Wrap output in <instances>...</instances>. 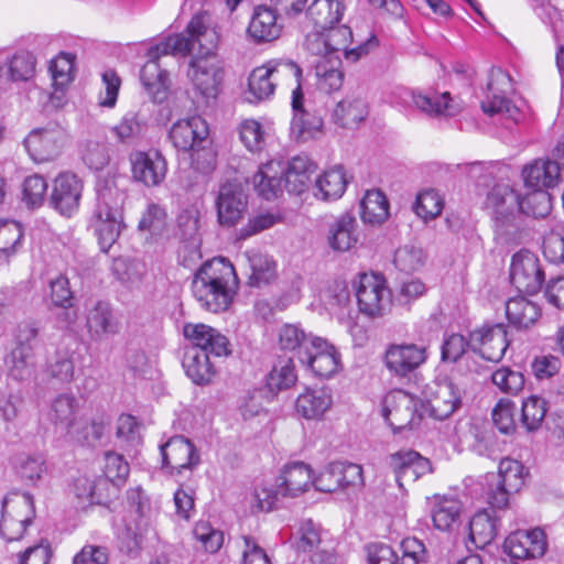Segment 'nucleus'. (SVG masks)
<instances>
[{"label":"nucleus","instance_id":"f257e3e1","mask_svg":"<svg viewBox=\"0 0 564 564\" xmlns=\"http://www.w3.org/2000/svg\"><path fill=\"white\" fill-rule=\"evenodd\" d=\"M219 36L214 29L205 25L202 17H194L186 29L154 45L151 56L159 54L191 56L187 76L205 99H214L219 93L224 70L214 61Z\"/></svg>","mask_w":564,"mask_h":564},{"label":"nucleus","instance_id":"f03ea898","mask_svg":"<svg viewBox=\"0 0 564 564\" xmlns=\"http://www.w3.org/2000/svg\"><path fill=\"white\" fill-rule=\"evenodd\" d=\"M485 207L488 210L498 243L518 246L531 238L529 223L521 213V194L508 184H496L488 192Z\"/></svg>","mask_w":564,"mask_h":564},{"label":"nucleus","instance_id":"7ed1b4c3","mask_svg":"<svg viewBox=\"0 0 564 564\" xmlns=\"http://www.w3.org/2000/svg\"><path fill=\"white\" fill-rule=\"evenodd\" d=\"M238 276L225 258L206 261L194 274L192 293L199 306L212 313L226 311L237 292Z\"/></svg>","mask_w":564,"mask_h":564},{"label":"nucleus","instance_id":"20e7f679","mask_svg":"<svg viewBox=\"0 0 564 564\" xmlns=\"http://www.w3.org/2000/svg\"><path fill=\"white\" fill-rule=\"evenodd\" d=\"M184 335L192 341L183 357V368L196 384H206L215 376V367L209 355L226 357L230 355L228 338L217 329L205 324H186Z\"/></svg>","mask_w":564,"mask_h":564},{"label":"nucleus","instance_id":"39448f33","mask_svg":"<svg viewBox=\"0 0 564 564\" xmlns=\"http://www.w3.org/2000/svg\"><path fill=\"white\" fill-rule=\"evenodd\" d=\"M314 485L313 470L303 462H293L283 467L275 487H261L254 490L257 508L271 511L278 507L280 497L295 498Z\"/></svg>","mask_w":564,"mask_h":564},{"label":"nucleus","instance_id":"423d86ee","mask_svg":"<svg viewBox=\"0 0 564 564\" xmlns=\"http://www.w3.org/2000/svg\"><path fill=\"white\" fill-rule=\"evenodd\" d=\"M124 194L116 187H105L98 193L96 234L101 250L107 251L118 239L122 224Z\"/></svg>","mask_w":564,"mask_h":564},{"label":"nucleus","instance_id":"0eeeda50","mask_svg":"<svg viewBox=\"0 0 564 564\" xmlns=\"http://www.w3.org/2000/svg\"><path fill=\"white\" fill-rule=\"evenodd\" d=\"M529 475L519 460L503 458L499 464L498 475H492L486 491L487 502L491 508L502 509L508 506L509 497L518 492Z\"/></svg>","mask_w":564,"mask_h":564},{"label":"nucleus","instance_id":"6e6552de","mask_svg":"<svg viewBox=\"0 0 564 564\" xmlns=\"http://www.w3.org/2000/svg\"><path fill=\"white\" fill-rule=\"evenodd\" d=\"M35 517L33 498L29 494H13L4 498L0 532L7 541L20 540Z\"/></svg>","mask_w":564,"mask_h":564},{"label":"nucleus","instance_id":"1a4fd4ad","mask_svg":"<svg viewBox=\"0 0 564 564\" xmlns=\"http://www.w3.org/2000/svg\"><path fill=\"white\" fill-rule=\"evenodd\" d=\"M419 400L403 390H392L382 400L381 415L393 433L420 424Z\"/></svg>","mask_w":564,"mask_h":564},{"label":"nucleus","instance_id":"9d476101","mask_svg":"<svg viewBox=\"0 0 564 564\" xmlns=\"http://www.w3.org/2000/svg\"><path fill=\"white\" fill-rule=\"evenodd\" d=\"M360 313L369 317L384 315L391 305V294L384 280L377 274H360L356 286Z\"/></svg>","mask_w":564,"mask_h":564},{"label":"nucleus","instance_id":"9b49d317","mask_svg":"<svg viewBox=\"0 0 564 564\" xmlns=\"http://www.w3.org/2000/svg\"><path fill=\"white\" fill-rule=\"evenodd\" d=\"M291 137L297 142L317 139L323 134L324 120L319 112L305 105L304 94L300 86L292 90Z\"/></svg>","mask_w":564,"mask_h":564},{"label":"nucleus","instance_id":"f8f14e48","mask_svg":"<svg viewBox=\"0 0 564 564\" xmlns=\"http://www.w3.org/2000/svg\"><path fill=\"white\" fill-rule=\"evenodd\" d=\"M510 280L522 293H538L545 280L541 262L535 253L522 249L513 254L510 267Z\"/></svg>","mask_w":564,"mask_h":564},{"label":"nucleus","instance_id":"ddd939ff","mask_svg":"<svg viewBox=\"0 0 564 564\" xmlns=\"http://www.w3.org/2000/svg\"><path fill=\"white\" fill-rule=\"evenodd\" d=\"M511 90L510 75L501 68H492L487 84V96L481 101L482 111L489 116L501 113L517 120L519 109L507 97Z\"/></svg>","mask_w":564,"mask_h":564},{"label":"nucleus","instance_id":"4468645a","mask_svg":"<svg viewBox=\"0 0 564 564\" xmlns=\"http://www.w3.org/2000/svg\"><path fill=\"white\" fill-rule=\"evenodd\" d=\"M452 97L449 93L436 95L433 93H423L421 90L399 89L394 94V104L404 107L405 109H415L426 116H454L456 107L451 104Z\"/></svg>","mask_w":564,"mask_h":564},{"label":"nucleus","instance_id":"2eb2a0df","mask_svg":"<svg viewBox=\"0 0 564 564\" xmlns=\"http://www.w3.org/2000/svg\"><path fill=\"white\" fill-rule=\"evenodd\" d=\"M424 395L430 414L436 420L449 417L462 405L459 389L446 377L426 384Z\"/></svg>","mask_w":564,"mask_h":564},{"label":"nucleus","instance_id":"dca6fc26","mask_svg":"<svg viewBox=\"0 0 564 564\" xmlns=\"http://www.w3.org/2000/svg\"><path fill=\"white\" fill-rule=\"evenodd\" d=\"M39 328L34 323L21 324L15 336V347L6 358L11 376L24 378L33 366L34 348L37 344Z\"/></svg>","mask_w":564,"mask_h":564},{"label":"nucleus","instance_id":"f3484780","mask_svg":"<svg viewBox=\"0 0 564 564\" xmlns=\"http://www.w3.org/2000/svg\"><path fill=\"white\" fill-rule=\"evenodd\" d=\"M65 131L57 124L32 130L24 140L28 153L35 162H47L57 158L66 143Z\"/></svg>","mask_w":564,"mask_h":564},{"label":"nucleus","instance_id":"a211bd4d","mask_svg":"<svg viewBox=\"0 0 564 564\" xmlns=\"http://www.w3.org/2000/svg\"><path fill=\"white\" fill-rule=\"evenodd\" d=\"M215 205L218 223L221 226L232 227L247 212L248 196L240 183L226 182L219 187Z\"/></svg>","mask_w":564,"mask_h":564},{"label":"nucleus","instance_id":"6ab92c4d","mask_svg":"<svg viewBox=\"0 0 564 564\" xmlns=\"http://www.w3.org/2000/svg\"><path fill=\"white\" fill-rule=\"evenodd\" d=\"M129 161L132 178L144 186H159L166 177L167 162L158 150L134 151Z\"/></svg>","mask_w":564,"mask_h":564},{"label":"nucleus","instance_id":"aec40b11","mask_svg":"<svg viewBox=\"0 0 564 564\" xmlns=\"http://www.w3.org/2000/svg\"><path fill=\"white\" fill-rule=\"evenodd\" d=\"M471 349L484 359L498 362L509 346L507 326L502 323L484 325L470 333Z\"/></svg>","mask_w":564,"mask_h":564},{"label":"nucleus","instance_id":"412c9836","mask_svg":"<svg viewBox=\"0 0 564 564\" xmlns=\"http://www.w3.org/2000/svg\"><path fill=\"white\" fill-rule=\"evenodd\" d=\"M388 464L401 489L433 471L431 462L412 449L391 454Z\"/></svg>","mask_w":564,"mask_h":564},{"label":"nucleus","instance_id":"4be33fe9","mask_svg":"<svg viewBox=\"0 0 564 564\" xmlns=\"http://www.w3.org/2000/svg\"><path fill=\"white\" fill-rule=\"evenodd\" d=\"M83 182L74 173L64 172L53 181L50 196L51 206L61 215L70 217L79 208Z\"/></svg>","mask_w":564,"mask_h":564},{"label":"nucleus","instance_id":"5701e85b","mask_svg":"<svg viewBox=\"0 0 564 564\" xmlns=\"http://www.w3.org/2000/svg\"><path fill=\"white\" fill-rule=\"evenodd\" d=\"M209 134L208 124L199 116L181 119L170 129V139L180 151H193L197 155L204 150L203 143Z\"/></svg>","mask_w":564,"mask_h":564},{"label":"nucleus","instance_id":"b1692460","mask_svg":"<svg viewBox=\"0 0 564 564\" xmlns=\"http://www.w3.org/2000/svg\"><path fill=\"white\" fill-rule=\"evenodd\" d=\"M163 465L171 469L172 475L183 470H192L199 463V455L194 444L186 437L177 435L161 446Z\"/></svg>","mask_w":564,"mask_h":564},{"label":"nucleus","instance_id":"393cba45","mask_svg":"<svg viewBox=\"0 0 564 564\" xmlns=\"http://www.w3.org/2000/svg\"><path fill=\"white\" fill-rule=\"evenodd\" d=\"M79 405L77 399L70 393L57 395L50 404L47 419L53 424L56 433L66 440L69 436H77L76 425L82 417L78 416Z\"/></svg>","mask_w":564,"mask_h":564},{"label":"nucleus","instance_id":"a878e982","mask_svg":"<svg viewBox=\"0 0 564 564\" xmlns=\"http://www.w3.org/2000/svg\"><path fill=\"white\" fill-rule=\"evenodd\" d=\"M546 546L545 534L539 528L512 532L503 543L505 552L518 560L541 557L544 555Z\"/></svg>","mask_w":564,"mask_h":564},{"label":"nucleus","instance_id":"bb28decb","mask_svg":"<svg viewBox=\"0 0 564 564\" xmlns=\"http://www.w3.org/2000/svg\"><path fill=\"white\" fill-rule=\"evenodd\" d=\"M300 361L321 378L333 376L339 368V356L335 347L321 337L311 341V347L303 352Z\"/></svg>","mask_w":564,"mask_h":564},{"label":"nucleus","instance_id":"cd10ccee","mask_svg":"<svg viewBox=\"0 0 564 564\" xmlns=\"http://www.w3.org/2000/svg\"><path fill=\"white\" fill-rule=\"evenodd\" d=\"M426 358V348L415 344L390 345L384 356L387 368L400 377L413 372Z\"/></svg>","mask_w":564,"mask_h":564},{"label":"nucleus","instance_id":"c85d7f7f","mask_svg":"<svg viewBox=\"0 0 564 564\" xmlns=\"http://www.w3.org/2000/svg\"><path fill=\"white\" fill-rule=\"evenodd\" d=\"M327 40L330 53L343 52L346 59L357 62L361 56L367 55L369 51L377 46L378 42L372 35L367 41L360 43L356 47L349 48L352 41V32L348 25H332L322 29Z\"/></svg>","mask_w":564,"mask_h":564},{"label":"nucleus","instance_id":"c756f323","mask_svg":"<svg viewBox=\"0 0 564 564\" xmlns=\"http://www.w3.org/2000/svg\"><path fill=\"white\" fill-rule=\"evenodd\" d=\"M524 185L529 188H552L558 185L561 167L557 161L536 159L522 169Z\"/></svg>","mask_w":564,"mask_h":564},{"label":"nucleus","instance_id":"7c9ffc66","mask_svg":"<svg viewBox=\"0 0 564 564\" xmlns=\"http://www.w3.org/2000/svg\"><path fill=\"white\" fill-rule=\"evenodd\" d=\"M358 240V223L356 217L349 213L335 218L328 227L327 242L334 251H348L357 245Z\"/></svg>","mask_w":564,"mask_h":564},{"label":"nucleus","instance_id":"2f4dec72","mask_svg":"<svg viewBox=\"0 0 564 564\" xmlns=\"http://www.w3.org/2000/svg\"><path fill=\"white\" fill-rule=\"evenodd\" d=\"M281 31L282 25L278 22L275 11L263 6L254 9L247 29L249 37L254 43L273 42L280 36Z\"/></svg>","mask_w":564,"mask_h":564},{"label":"nucleus","instance_id":"473e14b6","mask_svg":"<svg viewBox=\"0 0 564 564\" xmlns=\"http://www.w3.org/2000/svg\"><path fill=\"white\" fill-rule=\"evenodd\" d=\"M86 327L90 337L95 340L117 333V323L108 302L99 300L87 305Z\"/></svg>","mask_w":564,"mask_h":564},{"label":"nucleus","instance_id":"72a5a7b5","mask_svg":"<svg viewBox=\"0 0 564 564\" xmlns=\"http://www.w3.org/2000/svg\"><path fill=\"white\" fill-rule=\"evenodd\" d=\"M499 530V518L494 510L478 511L469 521V538L477 549L489 545L497 538Z\"/></svg>","mask_w":564,"mask_h":564},{"label":"nucleus","instance_id":"f704fd0d","mask_svg":"<svg viewBox=\"0 0 564 564\" xmlns=\"http://www.w3.org/2000/svg\"><path fill=\"white\" fill-rule=\"evenodd\" d=\"M332 393L326 388L306 389L295 402L299 414L307 420L319 419L332 406Z\"/></svg>","mask_w":564,"mask_h":564},{"label":"nucleus","instance_id":"c9c22d12","mask_svg":"<svg viewBox=\"0 0 564 564\" xmlns=\"http://www.w3.org/2000/svg\"><path fill=\"white\" fill-rule=\"evenodd\" d=\"M151 46L148 51L149 61L143 65L140 72V79L145 90L154 100L161 101L165 97L169 83V73L161 68L158 59L165 54L151 56Z\"/></svg>","mask_w":564,"mask_h":564},{"label":"nucleus","instance_id":"e433bc0d","mask_svg":"<svg viewBox=\"0 0 564 564\" xmlns=\"http://www.w3.org/2000/svg\"><path fill=\"white\" fill-rule=\"evenodd\" d=\"M506 316L517 329H528L541 317V307L523 296H517L506 303Z\"/></svg>","mask_w":564,"mask_h":564},{"label":"nucleus","instance_id":"4c0bfd02","mask_svg":"<svg viewBox=\"0 0 564 564\" xmlns=\"http://www.w3.org/2000/svg\"><path fill=\"white\" fill-rule=\"evenodd\" d=\"M462 502L452 497L435 496L431 517L440 531H453L460 522Z\"/></svg>","mask_w":564,"mask_h":564},{"label":"nucleus","instance_id":"58836bf2","mask_svg":"<svg viewBox=\"0 0 564 564\" xmlns=\"http://www.w3.org/2000/svg\"><path fill=\"white\" fill-rule=\"evenodd\" d=\"M316 165L307 155H296L288 163L284 171V186L289 193L301 194L306 188Z\"/></svg>","mask_w":564,"mask_h":564},{"label":"nucleus","instance_id":"ea45409f","mask_svg":"<svg viewBox=\"0 0 564 564\" xmlns=\"http://www.w3.org/2000/svg\"><path fill=\"white\" fill-rule=\"evenodd\" d=\"M345 10V0H314L307 15L316 28L326 29L339 23Z\"/></svg>","mask_w":564,"mask_h":564},{"label":"nucleus","instance_id":"a19ab883","mask_svg":"<svg viewBox=\"0 0 564 564\" xmlns=\"http://www.w3.org/2000/svg\"><path fill=\"white\" fill-rule=\"evenodd\" d=\"M360 216L364 223L381 225L389 216V202L379 189H370L360 203Z\"/></svg>","mask_w":564,"mask_h":564},{"label":"nucleus","instance_id":"79ce46f5","mask_svg":"<svg viewBox=\"0 0 564 564\" xmlns=\"http://www.w3.org/2000/svg\"><path fill=\"white\" fill-rule=\"evenodd\" d=\"M368 115L367 105L359 97H346L340 100L333 113V118L337 124L343 128H355Z\"/></svg>","mask_w":564,"mask_h":564},{"label":"nucleus","instance_id":"37998d69","mask_svg":"<svg viewBox=\"0 0 564 564\" xmlns=\"http://www.w3.org/2000/svg\"><path fill=\"white\" fill-rule=\"evenodd\" d=\"M251 273L248 285L261 288L271 283L276 278V263L268 254L251 253L248 256Z\"/></svg>","mask_w":564,"mask_h":564},{"label":"nucleus","instance_id":"c03bdc74","mask_svg":"<svg viewBox=\"0 0 564 564\" xmlns=\"http://www.w3.org/2000/svg\"><path fill=\"white\" fill-rule=\"evenodd\" d=\"M147 119L140 111H128L120 122L113 127V132L120 142L133 144L147 131Z\"/></svg>","mask_w":564,"mask_h":564},{"label":"nucleus","instance_id":"a18cd8bd","mask_svg":"<svg viewBox=\"0 0 564 564\" xmlns=\"http://www.w3.org/2000/svg\"><path fill=\"white\" fill-rule=\"evenodd\" d=\"M316 337L306 334L297 324H284L279 330V346L285 351H296L300 358Z\"/></svg>","mask_w":564,"mask_h":564},{"label":"nucleus","instance_id":"49530a36","mask_svg":"<svg viewBox=\"0 0 564 564\" xmlns=\"http://www.w3.org/2000/svg\"><path fill=\"white\" fill-rule=\"evenodd\" d=\"M347 178L341 166H335L324 172L316 181L317 194L324 200L337 199L343 196Z\"/></svg>","mask_w":564,"mask_h":564},{"label":"nucleus","instance_id":"de8ad7c7","mask_svg":"<svg viewBox=\"0 0 564 564\" xmlns=\"http://www.w3.org/2000/svg\"><path fill=\"white\" fill-rule=\"evenodd\" d=\"M283 178L276 176L273 171V163L270 162L253 175L252 183L254 189L262 198L271 200L276 198L282 193Z\"/></svg>","mask_w":564,"mask_h":564},{"label":"nucleus","instance_id":"09e8293b","mask_svg":"<svg viewBox=\"0 0 564 564\" xmlns=\"http://www.w3.org/2000/svg\"><path fill=\"white\" fill-rule=\"evenodd\" d=\"M6 62L7 74L12 82H28L35 75L36 58L28 51H19Z\"/></svg>","mask_w":564,"mask_h":564},{"label":"nucleus","instance_id":"8fccbe9b","mask_svg":"<svg viewBox=\"0 0 564 564\" xmlns=\"http://www.w3.org/2000/svg\"><path fill=\"white\" fill-rule=\"evenodd\" d=\"M527 195H521V213L528 223V218H543L551 212V196L546 191L532 188Z\"/></svg>","mask_w":564,"mask_h":564},{"label":"nucleus","instance_id":"3c124183","mask_svg":"<svg viewBox=\"0 0 564 564\" xmlns=\"http://www.w3.org/2000/svg\"><path fill=\"white\" fill-rule=\"evenodd\" d=\"M443 208L444 198L434 188L421 191L413 204L415 214L425 221L438 217Z\"/></svg>","mask_w":564,"mask_h":564},{"label":"nucleus","instance_id":"603ef678","mask_svg":"<svg viewBox=\"0 0 564 564\" xmlns=\"http://www.w3.org/2000/svg\"><path fill=\"white\" fill-rule=\"evenodd\" d=\"M276 80L268 65L254 68L248 78L249 93L256 100H263L273 95Z\"/></svg>","mask_w":564,"mask_h":564},{"label":"nucleus","instance_id":"864d4df0","mask_svg":"<svg viewBox=\"0 0 564 564\" xmlns=\"http://www.w3.org/2000/svg\"><path fill=\"white\" fill-rule=\"evenodd\" d=\"M547 412L546 401L538 395L523 400L521 408V423L528 432L540 429Z\"/></svg>","mask_w":564,"mask_h":564},{"label":"nucleus","instance_id":"5fc2aeb1","mask_svg":"<svg viewBox=\"0 0 564 564\" xmlns=\"http://www.w3.org/2000/svg\"><path fill=\"white\" fill-rule=\"evenodd\" d=\"M75 56L61 52L50 64V73L53 86L56 90H63L74 79Z\"/></svg>","mask_w":564,"mask_h":564},{"label":"nucleus","instance_id":"6e6d98bb","mask_svg":"<svg viewBox=\"0 0 564 564\" xmlns=\"http://www.w3.org/2000/svg\"><path fill=\"white\" fill-rule=\"evenodd\" d=\"M13 466L21 478L34 482L45 473V460L41 455L19 454L13 458Z\"/></svg>","mask_w":564,"mask_h":564},{"label":"nucleus","instance_id":"4d7b16f0","mask_svg":"<svg viewBox=\"0 0 564 564\" xmlns=\"http://www.w3.org/2000/svg\"><path fill=\"white\" fill-rule=\"evenodd\" d=\"M23 231L21 225L13 220L0 221V259H8L21 245Z\"/></svg>","mask_w":564,"mask_h":564},{"label":"nucleus","instance_id":"13d9d810","mask_svg":"<svg viewBox=\"0 0 564 564\" xmlns=\"http://www.w3.org/2000/svg\"><path fill=\"white\" fill-rule=\"evenodd\" d=\"M425 259L426 257L422 248L413 245H405L397 249L393 263L400 271L412 273L424 265Z\"/></svg>","mask_w":564,"mask_h":564},{"label":"nucleus","instance_id":"bf43d9fd","mask_svg":"<svg viewBox=\"0 0 564 564\" xmlns=\"http://www.w3.org/2000/svg\"><path fill=\"white\" fill-rule=\"evenodd\" d=\"M240 140L250 152H260L265 144L262 124L253 119L243 120L239 127Z\"/></svg>","mask_w":564,"mask_h":564},{"label":"nucleus","instance_id":"052dcab7","mask_svg":"<svg viewBox=\"0 0 564 564\" xmlns=\"http://www.w3.org/2000/svg\"><path fill=\"white\" fill-rule=\"evenodd\" d=\"M296 381L294 365L291 359L281 361L274 366L267 379V386L271 391L289 389Z\"/></svg>","mask_w":564,"mask_h":564},{"label":"nucleus","instance_id":"680f3d73","mask_svg":"<svg viewBox=\"0 0 564 564\" xmlns=\"http://www.w3.org/2000/svg\"><path fill=\"white\" fill-rule=\"evenodd\" d=\"M492 383L503 393L517 394L524 387V376L508 367L497 369L491 375Z\"/></svg>","mask_w":564,"mask_h":564},{"label":"nucleus","instance_id":"e2e57ef3","mask_svg":"<svg viewBox=\"0 0 564 564\" xmlns=\"http://www.w3.org/2000/svg\"><path fill=\"white\" fill-rule=\"evenodd\" d=\"M516 405L508 399H501L492 409L491 416L496 427L503 434H511L516 431Z\"/></svg>","mask_w":564,"mask_h":564},{"label":"nucleus","instance_id":"0e129e2a","mask_svg":"<svg viewBox=\"0 0 564 564\" xmlns=\"http://www.w3.org/2000/svg\"><path fill=\"white\" fill-rule=\"evenodd\" d=\"M317 87L321 91L330 94L339 90L344 82V73L336 66H328L322 61L316 65Z\"/></svg>","mask_w":564,"mask_h":564},{"label":"nucleus","instance_id":"69168bd1","mask_svg":"<svg viewBox=\"0 0 564 564\" xmlns=\"http://www.w3.org/2000/svg\"><path fill=\"white\" fill-rule=\"evenodd\" d=\"M468 347L471 348L470 337L467 339L457 333L445 336L441 347L442 361L457 362L467 351Z\"/></svg>","mask_w":564,"mask_h":564},{"label":"nucleus","instance_id":"338daca9","mask_svg":"<svg viewBox=\"0 0 564 564\" xmlns=\"http://www.w3.org/2000/svg\"><path fill=\"white\" fill-rule=\"evenodd\" d=\"M107 424L108 422L104 421L102 419L93 420L90 422L80 419L78 425L75 427V432L78 433V437L69 436L67 441L82 445H93L102 437Z\"/></svg>","mask_w":564,"mask_h":564},{"label":"nucleus","instance_id":"774afa93","mask_svg":"<svg viewBox=\"0 0 564 564\" xmlns=\"http://www.w3.org/2000/svg\"><path fill=\"white\" fill-rule=\"evenodd\" d=\"M47 192V182L42 175L34 174L28 176L23 182V202L29 207H39L42 205Z\"/></svg>","mask_w":564,"mask_h":564}]
</instances>
